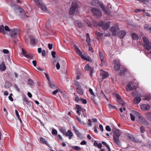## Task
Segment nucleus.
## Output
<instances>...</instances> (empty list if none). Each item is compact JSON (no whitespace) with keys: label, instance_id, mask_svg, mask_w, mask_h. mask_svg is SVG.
Returning <instances> with one entry per match:
<instances>
[{"label":"nucleus","instance_id":"1","mask_svg":"<svg viewBox=\"0 0 151 151\" xmlns=\"http://www.w3.org/2000/svg\"><path fill=\"white\" fill-rule=\"evenodd\" d=\"M142 39L144 43V47L145 49L147 51H149V54H151V44L146 37H143Z\"/></svg>","mask_w":151,"mask_h":151},{"label":"nucleus","instance_id":"2","mask_svg":"<svg viewBox=\"0 0 151 151\" xmlns=\"http://www.w3.org/2000/svg\"><path fill=\"white\" fill-rule=\"evenodd\" d=\"M33 1L36 5L39 8H41V9L44 12L47 11V8L42 1H40L39 0H33Z\"/></svg>","mask_w":151,"mask_h":151},{"label":"nucleus","instance_id":"3","mask_svg":"<svg viewBox=\"0 0 151 151\" xmlns=\"http://www.w3.org/2000/svg\"><path fill=\"white\" fill-rule=\"evenodd\" d=\"M120 136V131L118 130H115L114 132L113 137L115 142L118 145L120 144V141L119 140V137Z\"/></svg>","mask_w":151,"mask_h":151},{"label":"nucleus","instance_id":"4","mask_svg":"<svg viewBox=\"0 0 151 151\" xmlns=\"http://www.w3.org/2000/svg\"><path fill=\"white\" fill-rule=\"evenodd\" d=\"M84 69L86 71H89V75L91 77L93 76V74L94 72L93 67H91L89 64H87L85 66Z\"/></svg>","mask_w":151,"mask_h":151},{"label":"nucleus","instance_id":"5","mask_svg":"<svg viewBox=\"0 0 151 151\" xmlns=\"http://www.w3.org/2000/svg\"><path fill=\"white\" fill-rule=\"evenodd\" d=\"M18 31L17 29H11L9 32V35L11 38L14 39L16 38L18 36Z\"/></svg>","mask_w":151,"mask_h":151},{"label":"nucleus","instance_id":"6","mask_svg":"<svg viewBox=\"0 0 151 151\" xmlns=\"http://www.w3.org/2000/svg\"><path fill=\"white\" fill-rule=\"evenodd\" d=\"M119 27L118 25L116 24L113 26L111 27L110 29V31L112 33L113 36H116V35L117 31L119 30Z\"/></svg>","mask_w":151,"mask_h":151},{"label":"nucleus","instance_id":"7","mask_svg":"<svg viewBox=\"0 0 151 151\" xmlns=\"http://www.w3.org/2000/svg\"><path fill=\"white\" fill-rule=\"evenodd\" d=\"M91 11L94 15L97 17H100L102 15L101 13L100 10L94 8L91 9Z\"/></svg>","mask_w":151,"mask_h":151},{"label":"nucleus","instance_id":"8","mask_svg":"<svg viewBox=\"0 0 151 151\" xmlns=\"http://www.w3.org/2000/svg\"><path fill=\"white\" fill-rule=\"evenodd\" d=\"M113 63L114 64V68L116 71L119 70L121 68V66L119 62L117 61L116 60H114L113 61Z\"/></svg>","mask_w":151,"mask_h":151},{"label":"nucleus","instance_id":"9","mask_svg":"<svg viewBox=\"0 0 151 151\" xmlns=\"http://www.w3.org/2000/svg\"><path fill=\"white\" fill-rule=\"evenodd\" d=\"M76 109H77L76 112L79 116H80L81 114V112H82L83 113H84L86 112V110L85 109L81 107L78 105L76 104Z\"/></svg>","mask_w":151,"mask_h":151},{"label":"nucleus","instance_id":"10","mask_svg":"<svg viewBox=\"0 0 151 151\" xmlns=\"http://www.w3.org/2000/svg\"><path fill=\"white\" fill-rule=\"evenodd\" d=\"M100 75L102 76V79L104 80L107 78L109 75L108 73L101 69L100 70Z\"/></svg>","mask_w":151,"mask_h":151},{"label":"nucleus","instance_id":"11","mask_svg":"<svg viewBox=\"0 0 151 151\" xmlns=\"http://www.w3.org/2000/svg\"><path fill=\"white\" fill-rule=\"evenodd\" d=\"M76 11V2L73 1L72 3V5L70 7L69 11V14L70 15H73Z\"/></svg>","mask_w":151,"mask_h":151},{"label":"nucleus","instance_id":"12","mask_svg":"<svg viewBox=\"0 0 151 151\" xmlns=\"http://www.w3.org/2000/svg\"><path fill=\"white\" fill-rule=\"evenodd\" d=\"M22 54L25 57L30 60L32 59L33 57L32 55L30 54H27V52L24 51L23 48L22 49Z\"/></svg>","mask_w":151,"mask_h":151},{"label":"nucleus","instance_id":"13","mask_svg":"<svg viewBox=\"0 0 151 151\" xmlns=\"http://www.w3.org/2000/svg\"><path fill=\"white\" fill-rule=\"evenodd\" d=\"M29 38L30 40V44L32 46H35L36 44L37 41L35 38L32 35L29 36Z\"/></svg>","mask_w":151,"mask_h":151},{"label":"nucleus","instance_id":"14","mask_svg":"<svg viewBox=\"0 0 151 151\" xmlns=\"http://www.w3.org/2000/svg\"><path fill=\"white\" fill-rule=\"evenodd\" d=\"M77 86L76 90L78 93L81 95H82L83 94L81 86L79 85L78 82L76 81V86Z\"/></svg>","mask_w":151,"mask_h":151},{"label":"nucleus","instance_id":"15","mask_svg":"<svg viewBox=\"0 0 151 151\" xmlns=\"http://www.w3.org/2000/svg\"><path fill=\"white\" fill-rule=\"evenodd\" d=\"M139 122L142 124L146 126H148L149 125V124L148 122L145 119L140 116H139Z\"/></svg>","mask_w":151,"mask_h":151},{"label":"nucleus","instance_id":"16","mask_svg":"<svg viewBox=\"0 0 151 151\" xmlns=\"http://www.w3.org/2000/svg\"><path fill=\"white\" fill-rule=\"evenodd\" d=\"M126 34V32L125 31L122 30L118 32L117 35L118 37L120 39H122L125 36Z\"/></svg>","mask_w":151,"mask_h":151},{"label":"nucleus","instance_id":"17","mask_svg":"<svg viewBox=\"0 0 151 151\" xmlns=\"http://www.w3.org/2000/svg\"><path fill=\"white\" fill-rule=\"evenodd\" d=\"M142 110L143 111L148 110L150 108V105L148 104H142L140 106Z\"/></svg>","mask_w":151,"mask_h":151},{"label":"nucleus","instance_id":"18","mask_svg":"<svg viewBox=\"0 0 151 151\" xmlns=\"http://www.w3.org/2000/svg\"><path fill=\"white\" fill-rule=\"evenodd\" d=\"M76 52L80 56L82 59H83L86 55L84 53H83L80 50L76 47Z\"/></svg>","mask_w":151,"mask_h":151},{"label":"nucleus","instance_id":"19","mask_svg":"<svg viewBox=\"0 0 151 151\" xmlns=\"http://www.w3.org/2000/svg\"><path fill=\"white\" fill-rule=\"evenodd\" d=\"M40 140L43 144H45L49 147H50V145L48 143L45 138L41 137L40 138Z\"/></svg>","mask_w":151,"mask_h":151},{"label":"nucleus","instance_id":"20","mask_svg":"<svg viewBox=\"0 0 151 151\" xmlns=\"http://www.w3.org/2000/svg\"><path fill=\"white\" fill-rule=\"evenodd\" d=\"M64 135L66 136H68L69 139H71V137L73 136V134L71 132V131L70 130H68L67 132H66Z\"/></svg>","mask_w":151,"mask_h":151},{"label":"nucleus","instance_id":"21","mask_svg":"<svg viewBox=\"0 0 151 151\" xmlns=\"http://www.w3.org/2000/svg\"><path fill=\"white\" fill-rule=\"evenodd\" d=\"M86 42L88 43V45H91V40L90 38V35L88 33H87L86 34Z\"/></svg>","mask_w":151,"mask_h":151},{"label":"nucleus","instance_id":"22","mask_svg":"<svg viewBox=\"0 0 151 151\" xmlns=\"http://www.w3.org/2000/svg\"><path fill=\"white\" fill-rule=\"evenodd\" d=\"M110 26V23L109 22H107L104 24L102 26V29L104 30H106L109 28Z\"/></svg>","mask_w":151,"mask_h":151},{"label":"nucleus","instance_id":"23","mask_svg":"<svg viewBox=\"0 0 151 151\" xmlns=\"http://www.w3.org/2000/svg\"><path fill=\"white\" fill-rule=\"evenodd\" d=\"M99 53L100 58L102 64H104L105 63V62H104V58L103 55V54L100 51H99Z\"/></svg>","mask_w":151,"mask_h":151},{"label":"nucleus","instance_id":"24","mask_svg":"<svg viewBox=\"0 0 151 151\" xmlns=\"http://www.w3.org/2000/svg\"><path fill=\"white\" fill-rule=\"evenodd\" d=\"M23 104L25 105L30 106V104L29 103V101L26 97H24L23 99Z\"/></svg>","mask_w":151,"mask_h":151},{"label":"nucleus","instance_id":"25","mask_svg":"<svg viewBox=\"0 0 151 151\" xmlns=\"http://www.w3.org/2000/svg\"><path fill=\"white\" fill-rule=\"evenodd\" d=\"M6 67L5 65L4 61H2L0 65V70L2 71H3L6 70Z\"/></svg>","mask_w":151,"mask_h":151},{"label":"nucleus","instance_id":"26","mask_svg":"<svg viewBox=\"0 0 151 151\" xmlns=\"http://www.w3.org/2000/svg\"><path fill=\"white\" fill-rule=\"evenodd\" d=\"M81 6V4L80 3L76 1V14H77V12L78 13L79 12L80 10V8Z\"/></svg>","mask_w":151,"mask_h":151},{"label":"nucleus","instance_id":"27","mask_svg":"<svg viewBox=\"0 0 151 151\" xmlns=\"http://www.w3.org/2000/svg\"><path fill=\"white\" fill-rule=\"evenodd\" d=\"M122 66L120 68V72L119 73V75H122L124 74V73L126 72V68L124 67L123 66Z\"/></svg>","mask_w":151,"mask_h":151},{"label":"nucleus","instance_id":"28","mask_svg":"<svg viewBox=\"0 0 151 151\" xmlns=\"http://www.w3.org/2000/svg\"><path fill=\"white\" fill-rule=\"evenodd\" d=\"M116 97L118 101L121 104H123V101L122 100V99L118 94H116Z\"/></svg>","mask_w":151,"mask_h":151},{"label":"nucleus","instance_id":"29","mask_svg":"<svg viewBox=\"0 0 151 151\" xmlns=\"http://www.w3.org/2000/svg\"><path fill=\"white\" fill-rule=\"evenodd\" d=\"M48 84L50 87L52 89H55L57 88V87L52 83L50 81L48 82Z\"/></svg>","mask_w":151,"mask_h":151},{"label":"nucleus","instance_id":"30","mask_svg":"<svg viewBox=\"0 0 151 151\" xmlns=\"http://www.w3.org/2000/svg\"><path fill=\"white\" fill-rule=\"evenodd\" d=\"M145 116L147 120L151 122V113H146L145 114Z\"/></svg>","mask_w":151,"mask_h":151},{"label":"nucleus","instance_id":"31","mask_svg":"<svg viewBox=\"0 0 151 151\" xmlns=\"http://www.w3.org/2000/svg\"><path fill=\"white\" fill-rule=\"evenodd\" d=\"M141 100V99L139 97H136L134 100V103L135 104H138Z\"/></svg>","mask_w":151,"mask_h":151},{"label":"nucleus","instance_id":"32","mask_svg":"<svg viewBox=\"0 0 151 151\" xmlns=\"http://www.w3.org/2000/svg\"><path fill=\"white\" fill-rule=\"evenodd\" d=\"M85 60H87L89 62H92V60L91 58L89 56H87L85 55L84 57V58L83 59Z\"/></svg>","mask_w":151,"mask_h":151},{"label":"nucleus","instance_id":"33","mask_svg":"<svg viewBox=\"0 0 151 151\" xmlns=\"http://www.w3.org/2000/svg\"><path fill=\"white\" fill-rule=\"evenodd\" d=\"M99 1L97 0H93L91 2V4L93 6H96L97 4H98Z\"/></svg>","mask_w":151,"mask_h":151},{"label":"nucleus","instance_id":"34","mask_svg":"<svg viewBox=\"0 0 151 151\" xmlns=\"http://www.w3.org/2000/svg\"><path fill=\"white\" fill-rule=\"evenodd\" d=\"M132 37L133 39L137 40L139 38L138 35L135 33H133L132 35Z\"/></svg>","mask_w":151,"mask_h":151},{"label":"nucleus","instance_id":"35","mask_svg":"<svg viewBox=\"0 0 151 151\" xmlns=\"http://www.w3.org/2000/svg\"><path fill=\"white\" fill-rule=\"evenodd\" d=\"M144 28L147 30L151 31V27L147 24H145L144 25Z\"/></svg>","mask_w":151,"mask_h":151},{"label":"nucleus","instance_id":"36","mask_svg":"<svg viewBox=\"0 0 151 151\" xmlns=\"http://www.w3.org/2000/svg\"><path fill=\"white\" fill-rule=\"evenodd\" d=\"M59 130L64 135H65L66 132V130L65 129H64L62 127H60Z\"/></svg>","mask_w":151,"mask_h":151},{"label":"nucleus","instance_id":"37","mask_svg":"<svg viewBox=\"0 0 151 151\" xmlns=\"http://www.w3.org/2000/svg\"><path fill=\"white\" fill-rule=\"evenodd\" d=\"M126 88L127 91H130L132 88V87L131 85L128 84L126 86Z\"/></svg>","mask_w":151,"mask_h":151},{"label":"nucleus","instance_id":"38","mask_svg":"<svg viewBox=\"0 0 151 151\" xmlns=\"http://www.w3.org/2000/svg\"><path fill=\"white\" fill-rule=\"evenodd\" d=\"M151 98V97L150 95L146 94L145 97V99L147 100H149Z\"/></svg>","mask_w":151,"mask_h":151},{"label":"nucleus","instance_id":"39","mask_svg":"<svg viewBox=\"0 0 151 151\" xmlns=\"http://www.w3.org/2000/svg\"><path fill=\"white\" fill-rule=\"evenodd\" d=\"M76 135L77 136L80 138H82V136L81 134L79 133L78 130H76Z\"/></svg>","mask_w":151,"mask_h":151},{"label":"nucleus","instance_id":"40","mask_svg":"<svg viewBox=\"0 0 151 151\" xmlns=\"http://www.w3.org/2000/svg\"><path fill=\"white\" fill-rule=\"evenodd\" d=\"M52 133L53 135H57L58 134V132L56 129H53L52 130Z\"/></svg>","mask_w":151,"mask_h":151},{"label":"nucleus","instance_id":"41","mask_svg":"<svg viewBox=\"0 0 151 151\" xmlns=\"http://www.w3.org/2000/svg\"><path fill=\"white\" fill-rule=\"evenodd\" d=\"M33 84V81L31 79H29L27 81V84L32 85Z\"/></svg>","mask_w":151,"mask_h":151},{"label":"nucleus","instance_id":"42","mask_svg":"<svg viewBox=\"0 0 151 151\" xmlns=\"http://www.w3.org/2000/svg\"><path fill=\"white\" fill-rule=\"evenodd\" d=\"M82 75V73L81 71L79 72V73H77V76L76 77V79H80V76Z\"/></svg>","mask_w":151,"mask_h":151},{"label":"nucleus","instance_id":"43","mask_svg":"<svg viewBox=\"0 0 151 151\" xmlns=\"http://www.w3.org/2000/svg\"><path fill=\"white\" fill-rule=\"evenodd\" d=\"M60 91V90L59 89H58L52 92V94L54 95H55V94L58 93Z\"/></svg>","mask_w":151,"mask_h":151},{"label":"nucleus","instance_id":"44","mask_svg":"<svg viewBox=\"0 0 151 151\" xmlns=\"http://www.w3.org/2000/svg\"><path fill=\"white\" fill-rule=\"evenodd\" d=\"M104 13L106 14L109 15L110 14L109 10V9H105L103 11Z\"/></svg>","mask_w":151,"mask_h":151},{"label":"nucleus","instance_id":"45","mask_svg":"<svg viewBox=\"0 0 151 151\" xmlns=\"http://www.w3.org/2000/svg\"><path fill=\"white\" fill-rule=\"evenodd\" d=\"M4 30L6 31H8L9 32H10L11 30L10 29V28L7 26H5L4 27Z\"/></svg>","mask_w":151,"mask_h":151},{"label":"nucleus","instance_id":"46","mask_svg":"<svg viewBox=\"0 0 151 151\" xmlns=\"http://www.w3.org/2000/svg\"><path fill=\"white\" fill-rule=\"evenodd\" d=\"M76 23H77V26L79 27H81L82 26V24L81 22L77 21Z\"/></svg>","mask_w":151,"mask_h":151},{"label":"nucleus","instance_id":"47","mask_svg":"<svg viewBox=\"0 0 151 151\" xmlns=\"http://www.w3.org/2000/svg\"><path fill=\"white\" fill-rule=\"evenodd\" d=\"M135 11L136 13L139 12H144L145 11V10L144 9H137L135 10Z\"/></svg>","mask_w":151,"mask_h":151},{"label":"nucleus","instance_id":"48","mask_svg":"<svg viewBox=\"0 0 151 151\" xmlns=\"http://www.w3.org/2000/svg\"><path fill=\"white\" fill-rule=\"evenodd\" d=\"M140 131L141 133H143L145 131L144 128L143 126L140 127Z\"/></svg>","mask_w":151,"mask_h":151},{"label":"nucleus","instance_id":"49","mask_svg":"<svg viewBox=\"0 0 151 151\" xmlns=\"http://www.w3.org/2000/svg\"><path fill=\"white\" fill-rule=\"evenodd\" d=\"M12 93H11V94H10L8 97L9 99L12 101H13V99L12 96Z\"/></svg>","mask_w":151,"mask_h":151},{"label":"nucleus","instance_id":"50","mask_svg":"<svg viewBox=\"0 0 151 151\" xmlns=\"http://www.w3.org/2000/svg\"><path fill=\"white\" fill-rule=\"evenodd\" d=\"M106 129L107 131L108 132H110L111 131V129L110 126L108 125L106 127Z\"/></svg>","mask_w":151,"mask_h":151},{"label":"nucleus","instance_id":"51","mask_svg":"<svg viewBox=\"0 0 151 151\" xmlns=\"http://www.w3.org/2000/svg\"><path fill=\"white\" fill-rule=\"evenodd\" d=\"M95 33L97 36L99 37H101L102 35V33L97 31L95 32Z\"/></svg>","mask_w":151,"mask_h":151},{"label":"nucleus","instance_id":"52","mask_svg":"<svg viewBox=\"0 0 151 151\" xmlns=\"http://www.w3.org/2000/svg\"><path fill=\"white\" fill-rule=\"evenodd\" d=\"M4 30V27L3 25L0 26V33Z\"/></svg>","mask_w":151,"mask_h":151},{"label":"nucleus","instance_id":"53","mask_svg":"<svg viewBox=\"0 0 151 151\" xmlns=\"http://www.w3.org/2000/svg\"><path fill=\"white\" fill-rule=\"evenodd\" d=\"M130 118L131 120L132 121H134L135 119L134 116L131 113H130Z\"/></svg>","mask_w":151,"mask_h":151},{"label":"nucleus","instance_id":"54","mask_svg":"<svg viewBox=\"0 0 151 151\" xmlns=\"http://www.w3.org/2000/svg\"><path fill=\"white\" fill-rule=\"evenodd\" d=\"M82 98L76 96V102H78L81 101Z\"/></svg>","mask_w":151,"mask_h":151},{"label":"nucleus","instance_id":"55","mask_svg":"<svg viewBox=\"0 0 151 151\" xmlns=\"http://www.w3.org/2000/svg\"><path fill=\"white\" fill-rule=\"evenodd\" d=\"M89 92H90V93L92 95L94 96H95V94L93 92V90L91 88H90L89 89Z\"/></svg>","mask_w":151,"mask_h":151},{"label":"nucleus","instance_id":"56","mask_svg":"<svg viewBox=\"0 0 151 151\" xmlns=\"http://www.w3.org/2000/svg\"><path fill=\"white\" fill-rule=\"evenodd\" d=\"M89 46V51H91L92 53H93L94 52L93 50V48L91 46V45H88Z\"/></svg>","mask_w":151,"mask_h":151},{"label":"nucleus","instance_id":"57","mask_svg":"<svg viewBox=\"0 0 151 151\" xmlns=\"http://www.w3.org/2000/svg\"><path fill=\"white\" fill-rule=\"evenodd\" d=\"M102 143L107 148H108L109 146L107 144V143L104 141H102Z\"/></svg>","mask_w":151,"mask_h":151},{"label":"nucleus","instance_id":"58","mask_svg":"<svg viewBox=\"0 0 151 151\" xmlns=\"http://www.w3.org/2000/svg\"><path fill=\"white\" fill-rule=\"evenodd\" d=\"M15 114L16 116L17 117V118H18L20 117V116L19 115V113L17 111V110L16 109L15 110Z\"/></svg>","mask_w":151,"mask_h":151},{"label":"nucleus","instance_id":"59","mask_svg":"<svg viewBox=\"0 0 151 151\" xmlns=\"http://www.w3.org/2000/svg\"><path fill=\"white\" fill-rule=\"evenodd\" d=\"M44 74H45L47 79L48 80V82L49 81H50V78L49 75L45 73H44Z\"/></svg>","mask_w":151,"mask_h":151},{"label":"nucleus","instance_id":"60","mask_svg":"<svg viewBox=\"0 0 151 151\" xmlns=\"http://www.w3.org/2000/svg\"><path fill=\"white\" fill-rule=\"evenodd\" d=\"M81 101L84 104H86L87 102L86 100L85 99H83L82 98Z\"/></svg>","mask_w":151,"mask_h":151},{"label":"nucleus","instance_id":"61","mask_svg":"<svg viewBox=\"0 0 151 151\" xmlns=\"http://www.w3.org/2000/svg\"><path fill=\"white\" fill-rule=\"evenodd\" d=\"M56 67L57 68V69L58 70H59L60 69V65L59 63L58 62L57 63L56 65Z\"/></svg>","mask_w":151,"mask_h":151},{"label":"nucleus","instance_id":"62","mask_svg":"<svg viewBox=\"0 0 151 151\" xmlns=\"http://www.w3.org/2000/svg\"><path fill=\"white\" fill-rule=\"evenodd\" d=\"M51 54L53 58H55L56 52L54 51H52L51 52Z\"/></svg>","mask_w":151,"mask_h":151},{"label":"nucleus","instance_id":"63","mask_svg":"<svg viewBox=\"0 0 151 151\" xmlns=\"http://www.w3.org/2000/svg\"><path fill=\"white\" fill-rule=\"evenodd\" d=\"M103 22L102 21H101L99 23L98 25L99 26L102 27V26L103 25Z\"/></svg>","mask_w":151,"mask_h":151},{"label":"nucleus","instance_id":"64","mask_svg":"<svg viewBox=\"0 0 151 151\" xmlns=\"http://www.w3.org/2000/svg\"><path fill=\"white\" fill-rule=\"evenodd\" d=\"M87 143L86 142L85 140L82 141L80 143V144L81 145H86Z\"/></svg>","mask_w":151,"mask_h":151}]
</instances>
